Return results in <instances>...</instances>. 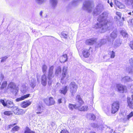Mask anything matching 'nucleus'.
<instances>
[{
  "label": "nucleus",
  "instance_id": "nucleus-1",
  "mask_svg": "<svg viewBox=\"0 0 133 133\" xmlns=\"http://www.w3.org/2000/svg\"><path fill=\"white\" fill-rule=\"evenodd\" d=\"M76 100L78 103L77 109L80 111H85L88 110V107L87 105H82L84 104V102L79 95H77L76 97Z\"/></svg>",
  "mask_w": 133,
  "mask_h": 133
},
{
  "label": "nucleus",
  "instance_id": "nucleus-2",
  "mask_svg": "<svg viewBox=\"0 0 133 133\" xmlns=\"http://www.w3.org/2000/svg\"><path fill=\"white\" fill-rule=\"evenodd\" d=\"M90 51L91 53L93 52L94 51L93 49L91 47L88 49H83L82 50L81 55L80 54L79 55L81 57H83L84 58H89L90 55Z\"/></svg>",
  "mask_w": 133,
  "mask_h": 133
},
{
  "label": "nucleus",
  "instance_id": "nucleus-3",
  "mask_svg": "<svg viewBox=\"0 0 133 133\" xmlns=\"http://www.w3.org/2000/svg\"><path fill=\"white\" fill-rule=\"evenodd\" d=\"M111 113L114 114L117 112L119 108V102L118 101L114 102L111 105Z\"/></svg>",
  "mask_w": 133,
  "mask_h": 133
},
{
  "label": "nucleus",
  "instance_id": "nucleus-4",
  "mask_svg": "<svg viewBox=\"0 0 133 133\" xmlns=\"http://www.w3.org/2000/svg\"><path fill=\"white\" fill-rule=\"evenodd\" d=\"M26 110L22 109H19L17 107H15L12 109V111L15 115H22L24 114Z\"/></svg>",
  "mask_w": 133,
  "mask_h": 133
},
{
  "label": "nucleus",
  "instance_id": "nucleus-5",
  "mask_svg": "<svg viewBox=\"0 0 133 133\" xmlns=\"http://www.w3.org/2000/svg\"><path fill=\"white\" fill-rule=\"evenodd\" d=\"M43 101L44 103L48 106L54 105L55 103V102L52 97H50L48 99L45 98L43 99Z\"/></svg>",
  "mask_w": 133,
  "mask_h": 133
},
{
  "label": "nucleus",
  "instance_id": "nucleus-6",
  "mask_svg": "<svg viewBox=\"0 0 133 133\" xmlns=\"http://www.w3.org/2000/svg\"><path fill=\"white\" fill-rule=\"evenodd\" d=\"M71 87L70 88V92L73 94L75 93L77 91L78 88V86L74 82H72L70 84Z\"/></svg>",
  "mask_w": 133,
  "mask_h": 133
},
{
  "label": "nucleus",
  "instance_id": "nucleus-7",
  "mask_svg": "<svg viewBox=\"0 0 133 133\" xmlns=\"http://www.w3.org/2000/svg\"><path fill=\"white\" fill-rule=\"evenodd\" d=\"M69 77V75L67 72V67L64 66L62 69V77L61 78V80H62L64 78H68Z\"/></svg>",
  "mask_w": 133,
  "mask_h": 133
},
{
  "label": "nucleus",
  "instance_id": "nucleus-8",
  "mask_svg": "<svg viewBox=\"0 0 133 133\" xmlns=\"http://www.w3.org/2000/svg\"><path fill=\"white\" fill-rule=\"evenodd\" d=\"M108 22V21L106 20H102L99 22V23H97L96 24L95 27L96 29L101 28L103 26L106 25Z\"/></svg>",
  "mask_w": 133,
  "mask_h": 133
},
{
  "label": "nucleus",
  "instance_id": "nucleus-9",
  "mask_svg": "<svg viewBox=\"0 0 133 133\" xmlns=\"http://www.w3.org/2000/svg\"><path fill=\"white\" fill-rule=\"evenodd\" d=\"M31 103V102L29 100L24 101L21 102V106L23 108H26L30 105Z\"/></svg>",
  "mask_w": 133,
  "mask_h": 133
},
{
  "label": "nucleus",
  "instance_id": "nucleus-10",
  "mask_svg": "<svg viewBox=\"0 0 133 133\" xmlns=\"http://www.w3.org/2000/svg\"><path fill=\"white\" fill-rule=\"evenodd\" d=\"M116 87L118 91L123 92L124 91L125 87V86L119 84H117Z\"/></svg>",
  "mask_w": 133,
  "mask_h": 133
},
{
  "label": "nucleus",
  "instance_id": "nucleus-11",
  "mask_svg": "<svg viewBox=\"0 0 133 133\" xmlns=\"http://www.w3.org/2000/svg\"><path fill=\"white\" fill-rule=\"evenodd\" d=\"M127 102L128 106L131 109H133V102L130 97L127 98Z\"/></svg>",
  "mask_w": 133,
  "mask_h": 133
},
{
  "label": "nucleus",
  "instance_id": "nucleus-12",
  "mask_svg": "<svg viewBox=\"0 0 133 133\" xmlns=\"http://www.w3.org/2000/svg\"><path fill=\"white\" fill-rule=\"evenodd\" d=\"M95 42L94 39L93 38H90L87 39L85 42V43L87 45H92Z\"/></svg>",
  "mask_w": 133,
  "mask_h": 133
},
{
  "label": "nucleus",
  "instance_id": "nucleus-13",
  "mask_svg": "<svg viewBox=\"0 0 133 133\" xmlns=\"http://www.w3.org/2000/svg\"><path fill=\"white\" fill-rule=\"evenodd\" d=\"M67 59V56L66 54H64L60 57L59 61L61 63H64L66 61Z\"/></svg>",
  "mask_w": 133,
  "mask_h": 133
},
{
  "label": "nucleus",
  "instance_id": "nucleus-14",
  "mask_svg": "<svg viewBox=\"0 0 133 133\" xmlns=\"http://www.w3.org/2000/svg\"><path fill=\"white\" fill-rule=\"evenodd\" d=\"M68 90V87L67 86H65L63 87L62 89L59 90L60 93L65 95L67 93Z\"/></svg>",
  "mask_w": 133,
  "mask_h": 133
},
{
  "label": "nucleus",
  "instance_id": "nucleus-15",
  "mask_svg": "<svg viewBox=\"0 0 133 133\" xmlns=\"http://www.w3.org/2000/svg\"><path fill=\"white\" fill-rule=\"evenodd\" d=\"M46 76L45 74L43 75L42 77L41 83L44 86H45L46 84Z\"/></svg>",
  "mask_w": 133,
  "mask_h": 133
},
{
  "label": "nucleus",
  "instance_id": "nucleus-16",
  "mask_svg": "<svg viewBox=\"0 0 133 133\" xmlns=\"http://www.w3.org/2000/svg\"><path fill=\"white\" fill-rule=\"evenodd\" d=\"M20 129V127L17 125H16L11 129V132L12 133H15L16 132L19 131Z\"/></svg>",
  "mask_w": 133,
  "mask_h": 133
},
{
  "label": "nucleus",
  "instance_id": "nucleus-17",
  "mask_svg": "<svg viewBox=\"0 0 133 133\" xmlns=\"http://www.w3.org/2000/svg\"><path fill=\"white\" fill-rule=\"evenodd\" d=\"M68 107L70 110H73L74 109H77V106L75 104H69L68 105Z\"/></svg>",
  "mask_w": 133,
  "mask_h": 133
},
{
  "label": "nucleus",
  "instance_id": "nucleus-18",
  "mask_svg": "<svg viewBox=\"0 0 133 133\" xmlns=\"http://www.w3.org/2000/svg\"><path fill=\"white\" fill-rule=\"evenodd\" d=\"M115 4L116 6L119 8L122 9L124 8V6L123 4L118 1L115 2Z\"/></svg>",
  "mask_w": 133,
  "mask_h": 133
},
{
  "label": "nucleus",
  "instance_id": "nucleus-19",
  "mask_svg": "<svg viewBox=\"0 0 133 133\" xmlns=\"http://www.w3.org/2000/svg\"><path fill=\"white\" fill-rule=\"evenodd\" d=\"M6 107L8 108H11L14 105L13 102L10 101H6Z\"/></svg>",
  "mask_w": 133,
  "mask_h": 133
},
{
  "label": "nucleus",
  "instance_id": "nucleus-20",
  "mask_svg": "<svg viewBox=\"0 0 133 133\" xmlns=\"http://www.w3.org/2000/svg\"><path fill=\"white\" fill-rule=\"evenodd\" d=\"M33 131L31 130L28 127H26L24 131V133H32Z\"/></svg>",
  "mask_w": 133,
  "mask_h": 133
},
{
  "label": "nucleus",
  "instance_id": "nucleus-21",
  "mask_svg": "<svg viewBox=\"0 0 133 133\" xmlns=\"http://www.w3.org/2000/svg\"><path fill=\"white\" fill-rule=\"evenodd\" d=\"M133 116V111H131L130 113H129L128 115L126 116V119L127 120H129L130 119L131 117Z\"/></svg>",
  "mask_w": 133,
  "mask_h": 133
},
{
  "label": "nucleus",
  "instance_id": "nucleus-22",
  "mask_svg": "<svg viewBox=\"0 0 133 133\" xmlns=\"http://www.w3.org/2000/svg\"><path fill=\"white\" fill-rule=\"evenodd\" d=\"M108 54L110 55V58H114L115 56V53L113 51H110Z\"/></svg>",
  "mask_w": 133,
  "mask_h": 133
},
{
  "label": "nucleus",
  "instance_id": "nucleus-23",
  "mask_svg": "<svg viewBox=\"0 0 133 133\" xmlns=\"http://www.w3.org/2000/svg\"><path fill=\"white\" fill-rule=\"evenodd\" d=\"M111 37L113 39H115L117 37V34L115 32H113L110 35Z\"/></svg>",
  "mask_w": 133,
  "mask_h": 133
},
{
  "label": "nucleus",
  "instance_id": "nucleus-24",
  "mask_svg": "<svg viewBox=\"0 0 133 133\" xmlns=\"http://www.w3.org/2000/svg\"><path fill=\"white\" fill-rule=\"evenodd\" d=\"M4 114L5 115L9 116L12 114V113L11 111H5L3 112Z\"/></svg>",
  "mask_w": 133,
  "mask_h": 133
},
{
  "label": "nucleus",
  "instance_id": "nucleus-25",
  "mask_svg": "<svg viewBox=\"0 0 133 133\" xmlns=\"http://www.w3.org/2000/svg\"><path fill=\"white\" fill-rule=\"evenodd\" d=\"M16 123H15L12 124H10L8 125L6 128V129L7 130H9L11 129L15 125L17 124Z\"/></svg>",
  "mask_w": 133,
  "mask_h": 133
},
{
  "label": "nucleus",
  "instance_id": "nucleus-26",
  "mask_svg": "<svg viewBox=\"0 0 133 133\" xmlns=\"http://www.w3.org/2000/svg\"><path fill=\"white\" fill-rule=\"evenodd\" d=\"M7 83L6 81H4L2 83L0 88L2 89H3L5 88L7 85Z\"/></svg>",
  "mask_w": 133,
  "mask_h": 133
},
{
  "label": "nucleus",
  "instance_id": "nucleus-27",
  "mask_svg": "<svg viewBox=\"0 0 133 133\" xmlns=\"http://www.w3.org/2000/svg\"><path fill=\"white\" fill-rule=\"evenodd\" d=\"M37 110L38 111L36 112V114H41L42 113L43 111H42V109H41V107L40 106H39L37 108Z\"/></svg>",
  "mask_w": 133,
  "mask_h": 133
},
{
  "label": "nucleus",
  "instance_id": "nucleus-28",
  "mask_svg": "<svg viewBox=\"0 0 133 133\" xmlns=\"http://www.w3.org/2000/svg\"><path fill=\"white\" fill-rule=\"evenodd\" d=\"M61 37H62L63 38L66 39L67 38L68 35L66 34L64 32H62L61 33Z\"/></svg>",
  "mask_w": 133,
  "mask_h": 133
},
{
  "label": "nucleus",
  "instance_id": "nucleus-29",
  "mask_svg": "<svg viewBox=\"0 0 133 133\" xmlns=\"http://www.w3.org/2000/svg\"><path fill=\"white\" fill-rule=\"evenodd\" d=\"M9 85L10 87L11 88L16 87V85L13 82H10L9 84Z\"/></svg>",
  "mask_w": 133,
  "mask_h": 133
},
{
  "label": "nucleus",
  "instance_id": "nucleus-30",
  "mask_svg": "<svg viewBox=\"0 0 133 133\" xmlns=\"http://www.w3.org/2000/svg\"><path fill=\"white\" fill-rule=\"evenodd\" d=\"M0 102L4 107H6L7 105L6 102L5 103L3 99H1L0 100Z\"/></svg>",
  "mask_w": 133,
  "mask_h": 133
},
{
  "label": "nucleus",
  "instance_id": "nucleus-31",
  "mask_svg": "<svg viewBox=\"0 0 133 133\" xmlns=\"http://www.w3.org/2000/svg\"><path fill=\"white\" fill-rule=\"evenodd\" d=\"M121 33L122 35L124 37H126L127 35L128 34L123 31H122L121 32Z\"/></svg>",
  "mask_w": 133,
  "mask_h": 133
},
{
  "label": "nucleus",
  "instance_id": "nucleus-32",
  "mask_svg": "<svg viewBox=\"0 0 133 133\" xmlns=\"http://www.w3.org/2000/svg\"><path fill=\"white\" fill-rule=\"evenodd\" d=\"M90 119L92 120H95L96 118L95 116L93 114H90Z\"/></svg>",
  "mask_w": 133,
  "mask_h": 133
},
{
  "label": "nucleus",
  "instance_id": "nucleus-33",
  "mask_svg": "<svg viewBox=\"0 0 133 133\" xmlns=\"http://www.w3.org/2000/svg\"><path fill=\"white\" fill-rule=\"evenodd\" d=\"M30 94H27L22 96V98L23 99V100H24L25 99L27 98H28L30 96Z\"/></svg>",
  "mask_w": 133,
  "mask_h": 133
},
{
  "label": "nucleus",
  "instance_id": "nucleus-34",
  "mask_svg": "<svg viewBox=\"0 0 133 133\" xmlns=\"http://www.w3.org/2000/svg\"><path fill=\"white\" fill-rule=\"evenodd\" d=\"M60 133H70L69 131L65 129L62 130Z\"/></svg>",
  "mask_w": 133,
  "mask_h": 133
},
{
  "label": "nucleus",
  "instance_id": "nucleus-35",
  "mask_svg": "<svg viewBox=\"0 0 133 133\" xmlns=\"http://www.w3.org/2000/svg\"><path fill=\"white\" fill-rule=\"evenodd\" d=\"M23 100V99L22 98V96H21L20 97L16 98L15 99V101H16V102H18Z\"/></svg>",
  "mask_w": 133,
  "mask_h": 133
},
{
  "label": "nucleus",
  "instance_id": "nucleus-36",
  "mask_svg": "<svg viewBox=\"0 0 133 133\" xmlns=\"http://www.w3.org/2000/svg\"><path fill=\"white\" fill-rule=\"evenodd\" d=\"M129 46L133 50V41H131L129 44Z\"/></svg>",
  "mask_w": 133,
  "mask_h": 133
},
{
  "label": "nucleus",
  "instance_id": "nucleus-37",
  "mask_svg": "<svg viewBox=\"0 0 133 133\" xmlns=\"http://www.w3.org/2000/svg\"><path fill=\"white\" fill-rule=\"evenodd\" d=\"M126 1L128 3L133 4V0H126Z\"/></svg>",
  "mask_w": 133,
  "mask_h": 133
},
{
  "label": "nucleus",
  "instance_id": "nucleus-38",
  "mask_svg": "<svg viewBox=\"0 0 133 133\" xmlns=\"http://www.w3.org/2000/svg\"><path fill=\"white\" fill-rule=\"evenodd\" d=\"M47 69V67L45 65H44L42 67V70L43 72L45 71Z\"/></svg>",
  "mask_w": 133,
  "mask_h": 133
},
{
  "label": "nucleus",
  "instance_id": "nucleus-39",
  "mask_svg": "<svg viewBox=\"0 0 133 133\" xmlns=\"http://www.w3.org/2000/svg\"><path fill=\"white\" fill-rule=\"evenodd\" d=\"M61 68H59L55 72V74H58L59 72H61Z\"/></svg>",
  "mask_w": 133,
  "mask_h": 133
},
{
  "label": "nucleus",
  "instance_id": "nucleus-40",
  "mask_svg": "<svg viewBox=\"0 0 133 133\" xmlns=\"http://www.w3.org/2000/svg\"><path fill=\"white\" fill-rule=\"evenodd\" d=\"M7 58V57H4L2 58V59L1 60V62H3L4 61H6Z\"/></svg>",
  "mask_w": 133,
  "mask_h": 133
},
{
  "label": "nucleus",
  "instance_id": "nucleus-41",
  "mask_svg": "<svg viewBox=\"0 0 133 133\" xmlns=\"http://www.w3.org/2000/svg\"><path fill=\"white\" fill-rule=\"evenodd\" d=\"M129 63L131 65H133V59L132 58H131L129 60Z\"/></svg>",
  "mask_w": 133,
  "mask_h": 133
},
{
  "label": "nucleus",
  "instance_id": "nucleus-42",
  "mask_svg": "<svg viewBox=\"0 0 133 133\" xmlns=\"http://www.w3.org/2000/svg\"><path fill=\"white\" fill-rule=\"evenodd\" d=\"M116 14L120 18H121L122 14L121 13L118 12H116Z\"/></svg>",
  "mask_w": 133,
  "mask_h": 133
},
{
  "label": "nucleus",
  "instance_id": "nucleus-43",
  "mask_svg": "<svg viewBox=\"0 0 133 133\" xmlns=\"http://www.w3.org/2000/svg\"><path fill=\"white\" fill-rule=\"evenodd\" d=\"M62 99L61 98H60L58 99L57 100L58 103L59 104H60L62 103Z\"/></svg>",
  "mask_w": 133,
  "mask_h": 133
},
{
  "label": "nucleus",
  "instance_id": "nucleus-44",
  "mask_svg": "<svg viewBox=\"0 0 133 133\" xmlns=\"http://www.w3.org/2000/svg\"><path fill=\"white\" fill-rule=\"evenodd\" d=\"M31 87L33 88H34L35 87V85H34V84L32 83L31 84Z\"/></svg>",
  "mask_w": 133,
  "mask_h": 133
},
{
  "label": "nucleus",
  "instance_id": "nucleus-45",
  "mask_svg": "<svg viewBox=\"0 0 133 133\" xmlns=\"http://www.w3.org/2000/svg\"><path fill=\"white\" fill-rule=\"evenodd\" d=\"M89 133H96L95 131H90Z\"/></svg>",
  "mask_w": 133,
  "mask_h": 133
},
{
  "label": "nucleus",
  "instance_id": "nucleus-46",
  "mask_svg": "<svg viewBox=\"0 0 133 133\" xmlns=\"http://www.w3.org/2000/svg\"><path fill=\"white\" fill-rule=\"evenodd\" d=\"M110 6L112 7V6L113 3L112 2H111L110 3Z\"/></svg>",
  "mask_w": 133,
  "mask_h": 133
},
{
  "label": "nucleus",
  "instance_id": "nucleus-47",
  "mask_svg": "<svg viewBox=\"0 0 133 133\" xmlns=\"http://www.w3.org/2000/svg\"><path fill=\"white\" fill-rule=\"evenodd\" d=\"M42 13H43V12H42V11H41L40 12V16H42Z\"/></svg>",
  "mask_w": 133,
  "mask_h": 133
},
{
  "label": "nucleus",
  "instance_id": "nucleus-48",
  "mask_svg": "<svg viewBox=\"0 0 133 133\" xmlns=\"http://www.w3.org/2000/svg\"><path fill=\"white\" fill-rule=\"evenodd\" d=\"M1 77H2V79H3L4 78V76L3 75H2L1 76Z\"/></svg>",
  "mask_w": 133,
  "mask_h": 133
},
{
  "label": "nucleus",
  "instance_id": "nucleus-49",
  "mask_svg": "<svg viewBox=\"0 0 133 133\" xmlns=\"http://www.w3.org/2000/svg\"><path fill=\"white\" fill-rule=\"evenodd\" d=\"M131 98H132V100L133 101V95H132L131 96Z\"/></svg>",
  "mask_w": 133,
  "mask_h": 133
},
{
  "label": "nucleus",
  "instance_id": "nucleus-50",
  "mask_svg": "<svg viewBox=\"0 0 133 133\" xmlns=\"http://www.w3.org/2000/svg\"><path fill=\"white\" fill-rule=\"evenodd\" d=\"M131 12H130L128 13V14L130 15H131Z\"/></svg>",
  "mask_w": 133,
  "mask_h": 133
},
{
  "label": "nucleus",
  "instance_id": "nucleus-51",
  "mask_svg": "<svg viewBox=\"0 0 133 133\" xmlns=\"http://www.w3.org/2000/svg\"><path fill=\"white\" fill-rule=\"evenodd\" d=\"M131 93H132V94H133V89H132V90H131Z\"/></svg>",
  "mask_w": 133,
  "mask_h": 133
},
{
  "label": "nucleus",
  "instance_id": "nucleus-52",
  "mask_svg": "<svg viewBox=\"0 0 133 133\" xmlns=\"http://www.w3.org/2000/svg\"><path fill=\"white\" fill-rule=\"evenodd\" d=\"M109 0H108V3H109Z\"/></svg>",
  "mask_w": 133,
  "mask_h": 133
},
{
  "label": "nucleus",
  "instance_id": "nucleus-53",
  "mask_svg": "<svg viewBox=\"0 0 133 133\" xmlns=\"http://www.w3.org/2000/svg\"><path fill=\"white\" fill-rule=\"evenodd\" d=\"M32 133H35L34 131H33V132H32Z\"/></svg>",
  "mask_w": 133,
  "mask_h": 133
},
{
  "label": "nucleus",
  "instance_id": "nucleus-54",
  "mask_svg": "<svg viewBox=\"0 0 133 133\" xmlns=\"http://www.w3.org/2000/svg\"><path fill=\"white\" fill-rule=\"evenodd\" d=\"M132 12L133 13V11H132Z\"/></svg>",
  "mask_w": 133,
  "mask_h": 133
}]
</instances>
